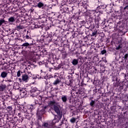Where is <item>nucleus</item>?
Instances as JSON below:
<instances>
[{
    "label": "nucleus",
    "instance_id": "obj_17",
    "mask_svg": "<svg viewBox=\"0 0 128 128\" xmlns=\"http://www.w3.org/2000/svg\"><path fill=\"white\" fill-rule=\"evenodd\" d=\"M29 110H34V105H30V106Z\"/></svg>",
    "mask_w": 128,
    "mask_h": 128
},
{
    "label": "nucleus",
    "instance_id": "obj_27",
    "mask_svg": "<svg viewBox=\"0 0 128 128\" xmlns=\"http://www.w3.org/2000/svg\"><path fill=\"white\" fill-rule=\"evenodd\" d=\"M8 108H10V110H12V106H8Z\"/></svg>",
    "mask_w": 128,
    "mask_h": 128
},
{
    "label": "nucleus",
    "instance_id": "obj_28",
    "mask_svg": "<svg viewBox=\"0 0 128 128\" xmlns=\"http://www.w3.org/2000/svg\"><path fill=\"white\" fill-rule=\"evenodd\" d=\"M128 8V6H126L125 8H124V10H126V8Z\"/></svg>",
    "mask_w": 128,
    "mask_h": 128
},
{
    "label": "nucleus",
    "instance_id": "obj_12",
    "mask_svg": "<svg viewBox=\"0 0 128 128\" xmlns=\"http://www.w3.org/2000/svg\"><path fill=\"white\" fill-rule=\"evenodd\" d=\"M38 7L39 8H42L44 6V4L42 2H40L37 5Z\"/></svg>",
    "mask_w": 128,
    "mask_h": 128
},
{
    "label": "nucleus",
    "instance_id": "obj_10",
    "mask_svg": "<svg viewBox=\"0 0 128 128\" xmlns=\"http://www.w3.org/2000/svg\"><path fill=\"white\" fill-rule=\"evenodd\" d=\"M6 24V22L4 20V19L0 20V26H1L2 24Z\"/></svg>",
    "mask_w": 128,
    "mask_h": 128
},
{
    "label": "nucleus",
    "instance_id": "obj_14",
    "mask_svg": "<svg viewBox=\"0 0 128 128\" xmlns=\"http://www.w3.org/2000/svg\"><path fill=\"white\" fill-rule=\"evenodd\" d=\"M0 88L2 90H4L6 88V86L4 84L0 86Z\"/></svg>",
    "mask_w": 128,
    "mask_h": 128
},
{
    "label": "nucleus",
    "instance_id": "obj_16",
    "mask_svg": "<svg viewBox=\"0 0 128 128\" xmlns=\"http://www.w3.org/2000/svg\"><path fill=\"white\" fill-rule=\"evenodd\" d=\"M30 44L28 42H25L22 44V46H28Z\"/></svg>",
    "mask_w": 128,
    "mask_h": 128
},
{
    "label": "nucleus",
    "instance_id": "obj_25",
    "mask_svg": "<svg viewBox=\"0 0 128 128\" xmlns=\"http://www.w3.org/2000/svg\"><path fill=\"white\" fill-rule=\"evenodd\" d=\"M46 106H44V108H43V109L42 110V112H44V110H46Z\"/></svg>",
    "mask_w": 128,
    "mask_h": 128
},
{
    "label": "nucleus",
    "instance_id": "obj_21",
    "mask_svg": "<svg viewBox=\"0 0 128 128\" xmlns=\"http://www.w3.org/2000/svg\"><path fill=\"white\" fill-rule=\"evenodd\" d=\"M128 54H126L124 55V59L125 60H128Z\"/></svg>",
    "mask_w": 128,
    "mask_h": 128
},
{
    "label": "nucleus",
    "instance_id": "obj_15",
    "mask_svg": "<svg viewBox=\"0 0 128 128\" xmlns=\"http://www.w3.org/2000/svg\"><path fill=\"white\" fill-rule=\"evenodd\" d=\"M36 90H38V88H34L31 90V92H36Z\"/></svg>",
    "mask_w": 128,
    "mask_h": 128
},
{
    "label": "nucleus",
    "instance_id": "obj_1",
    "mask_svg": "<svg viewBox=\"0 0 128 128\" xmlns=\"http://www.w3.org/2000/svg\"><path fill=\"white\" fill-rule=\"evenodd\" d=\"M60 119L61 118H60V116H55V117L54 118V119L52 120V121L51 122L50 124L46 122L44 123L43 124L42 128H52V126H54L56 122H60Z\"/></svg>",
    "mask_w": 128,
    "mask_h": 128
},
{
    "label": "nucleus",
    "instance_id": "obj_33",
    "mask_svg": "<svg viewBox=\"0 0 128 128\" xmlns=\"http://www.w3.org/2000/svg\"><path fill=\"white\" fill-rule=\"evenodd\" d=\"M70 82H72V80H70Z\"/></svg>",
    "mask_w": 128,
    "mask_h": 128
},
{
    "label": "nucleus",
    "instance_id": "obj_8",
    "mask_svg": "<svg viewBox=\"0 0 128 128\" xmlns=\"http://www.w3.org/2000/svg\"><path fill=\"white\" fill-rule=\"evenodd\" d=\"M62 100L63 102H66V100H68V96H62Z\"/></svg>",
    "mask_w": 128,
    "mask_h": 128
},
{
    "label": "nucleus",
    "instance_id": "obj_29",
    "mask_svg": "<svg viewBox=\"0 0 128 128\" xmlns=\"http://www.w3.org/2000/svg\"><path fill=\"white\" fill-rule=\"evenodd\" d=\"M7 82H12V80H7Z\"/></svg>",
    "mask_w": 128,
    "mask_h": 128
},
{
    "label": "nucleus",
    "instance_id": "obj_7",
    "mask_svg": "<svg viewBox=\"0 0 128 128\" xmlns=\"http://www.w3.org/2000/svg\"><path fill=\"white\" fill-rule=\"evenodd\" d=\"M24 26L22 24H20L19 26H16V30H24Z\"/></svg>",
    "mask_w": 128,
    "mask_h": 128
},
{
    "label": "nucleus",
    "instance_id": "obj_2",
    "mask_svg": "<svg viewBox=\"0 0 128 128\" xmlns=\"http://www.w3.org/2000/svg\"><path fill=\"white\" fill-rule=\"evenodd\" d=\"M54 110L56 112L57 114H58V116H60V118H62V114L60 110V108L56 106H54Z\"/></svg>",
    "mask_w": 128,
    "mask_h": 128
},
{
    "label": "nucleus",
    "instance_id": "obj_30",
    "mask_svg": "<svg viewBox=\"0 0 128 128\" xmlns=\"http://www.w3.org/2000/svg\"><path fill=\"white\" fill-rule=\"evenodd\" d=\"M76 118V120H78V119L80 118V116H78L77 118Z\"/></svg>",
    "mask_w": 128,
    "mask_h": 128
},
{
    "label": "nucleus",
    "instance_id": "obj_20",
    "mask_svg": "<svg viewBox=\"0 0 128 128\" xmlns=\"http://www.w3.org/2000/svg\"><path fill=\"white\" fill-rule=\"evenodd\" d=\"M122 48V45L120 44L118 47L116 48V50H118Z\"/></svg>",
    "mask_w": 128,
    "mask_h": 128
},
{
    "label": "nucleus",
    "instance_id": "obj_9",
    "mask_svg": "<svg viewBox=\"0 0 128 128\" xmlns=\"http://www.w3.org/2000/svg\"><path fill=\"white\" fill-rule=\"evenodd\" d=\"M60 82V79L58 78H57L54 81V82H53V84L54 86H56V84H58Z\"/></svg>",
    "mask_w": 128,
    "mask_h": 128
},
{
    "label": "nucleus",
    "instance_id": "obj_19",
    "mask_svg": "<svg viewBox=\"0 0 128 128\" xmlns=\"http://www.w3.org/2000/svg\"><path fill=\"white\" fill-rule=\"evenodd\" d=\"M101 54H106V50H102L101 51Z\"/></svg>",
    "mask_w": 128,
    "mask_h": 128
},
{
    "label": "nucleus",
    "instance_id": "obj_5",
    "mask_svg": "<svg viewBox=\"0 0 128 128\" xmlns=\"http://www.w3.org/2000/svg\"><path fill=\"white\" fill-rule=\"evenodd\" d=\"M0 76L2 78H6V76H8V72L6 71H4L2 72H1Z\"/></svg>",
    "mask_w": 128,
    "mask_h": 128
},
{
    "label": "nucleus",
    "instance_id": "obj_24",
    "mask_svg": "<svg viewBox=\"0 0 128 128\" xmlns=\"http://www.w3.org/2000/svg\"><path fill=\"white\" fill-rule=\"evenodd\" d=\"M26 38H27V40H30V36L28 35H26Z\"/></svg>",
    "mask_w": 128,
    "mask_h": 128
},
{
    "label": "nucleus",
    "instance_id": "obj_34",
    "mask_svg": "<svg viewBox=\"0 0 128 128\" xmlns=\"http://www.w3.org/2000/svg\"><path fill=\"white\" fill-rule=\"evenodd\" d=\"M56 76H54V78H56Z\"/></svg>",
    "mask_w": 128,
    "mask_h": 128
},
{
    "label": "nucleus",
    "instance_id": "obj_22",
    "mask_svg": "<svg viewBox=\"0 0 128 128\" xmlns=\"http://www.w3.org/2000/svg\"><path fill=\"white\" fill-rule=\"evenodd\" d=\"M97 34H98V31H95L92 32V36H96Z\"/></svg>",
    "mask_w": 128,
    "mask_h": 128
},
{
    "label": "nucleus",
    "instance_id": "obj_6",
    "mask_svg": "<svg viewBox=\"0 0 128 128\" xmlns=\"http://www.w3.org/2000/svg\"><path fill=\"white\" fill-rule=\"evenodd\" d=\"M8 22L10 24H12L16 22V18H14V16H11L8 19Z\"/></svg>",
    "mask_w": 128,
    "mask_h": 128
},
{
    "label": "nucleus",
    "instance_id": "obj_31",
    "mask_svg": "<svg viewBox=\"0 0 128 128\" xmlns=\"http://www.w3.org/2000/svg\"><path fill=\"white\" fill-rule=\"evenodd\" d=\"M68 86H70V84H68Z\"/></svg>",
    "mask_w": 128,
    "mask_h": 128
},
{
    "label": "nucleus",
    "instance_id": "obj_4",
    "mask_svg": "<svg viewBox=\"0 0 128 128\" xmlns=\"http://www.w3.org/2000/svg\"><path fill=\"white\" fill-rule=\"evenodd\" d=\"M22 80L25 82H28V81L30 80V76L26 74L22 75Z\"/></svg>",
    "mask_w": 128,
    "mask_h": 128
},
{
    "label": "nucleus",
    "instance_id": "obj_35",
    "mask_svg": "<svg viewBox=\"0 0 128 128\" xmlns=\"http://www.w3.org/2000/svg\"><path fill=\"white\" fill-rule=\"evenodd\" d=\"M46 84H48V83H47V82H46Z\"/></svg>",
    "mask_w": 128,
    "mask_h": 128
},
{
    "label": "nucleus",
    "instance_id": "obj_32",
    "mask_svg": "<svg viewBox=\"0 0 128 128\" xmlns=\"http://www.w3.org/2000/svg\"><path fill=\"white\" fill-rule=\"evenodd\" d=\"M104 62H107L106 60H105V61H104Z\"/></svg>",
    "mask_w": 128,
    "mask_h": 128
},
{
    "label": "nucleus",
    "instance_id": "obj_26",
    "mask_svg": "<svg viewBox=\"0 0 128 128\" xmlns=\"http://www.w3.org/2000/svg\"><path fill=\"white\" fill-rule=\"evenodd\" d=\"M35 103H36V104H40V103L38 102H36V101L35 102Z\"/></svg>",
    "mask_w": 128,
    "mask_h": 128
},
{
    "label": "nucleus",
    "instance_id": "obj_11",
    "mask_svg": "<svg viewBox=\"0 0 128 128\" xmlns=\"http://www.w3.org/2000/svg\"><path fill=\"white\" fill-rule=\"evenodd\" d=\"M72 64L74 66H76V64H78V60H77L76 59H74L72 60Z\"/></svg>",
    "mask_w": 128,
    "mask_h": 128
},
{
    "label": "nucleus",
    "instance_id": "obj_3",
    "mask_svg": "<svg viewBox=\"0 0 128 128\" xmlns=\"http://www.w3.org/2000/svg\"><path fill=\"white\" fill-rule=\"evenodd\" d=\"M58 104V102H56L55 100L50 101L48 103V106L50 108H54V106H57Z\"/></svg>",
    "mask_w": 128,
    "mask_h": 128
},
{
    "label": "nucleus",
    "instance_id": "obj_36",
    "mask_svg": "<svg viewBox=\"0 0 128 128\" xmlns=\"http://www.w3.org/2000/svg\"><path fill=\"white\" fill-rule=\"evenodd\" d=\"M20 114H18V115H20Z\"/></svg>",
    "mask_w": 128,
    "mask_h": 128
},
{
    "label": "nucleus",
    "instance_id": "obj_13",
    "mask_svg": "<svg viewBox=\"0 0 128 128\" xmlns=\"http://www.w3.org/2000/svg\"><path fill=\"white\" fill-rule=\"evenodd\" d=\"M76 118H72L70 120V122L72 124H74V122H76Z\"/></svg>",
    "mask_w": 128,
    "mask_h": 128
},
{
    "label": "nucleus",
    "instance_id": "obj_18",
    "mask_svg": "<svg viewBox=\"0 0 128 128\" xmlns=\"http://www.w3.org/2000/svg\"><path fill=\"white\" fill-rule=\"evenodd\" d=\"M94 101L93 100H92L91 102H90V106H94Z\"/></svg>",
    "mask_w": 128,
    "mask_h": 128
},
{
    "label": "nucleus",
    "instance_id": "obj_23",
    "mask_svg": "<svg viewBox=\"0 0 128 128\" xmlns=\"http://www.w3.org/2000/svg\"><path fill=\"white\" fill-rule=\"evenodd\" d=\"M20 71L18 70L17 72V76L20 77Z\"/></svg>",
    "mask_w": 128,
    "mask_h": 128
}]
</instances>
